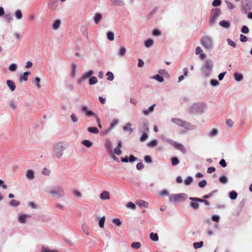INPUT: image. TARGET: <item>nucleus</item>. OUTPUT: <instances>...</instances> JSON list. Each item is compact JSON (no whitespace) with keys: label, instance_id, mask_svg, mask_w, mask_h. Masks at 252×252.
<instances>
[{"label":"nucleus","instance_id":"obj_1","mask_svg":"<svg viewBox=\"0 0 252 252\" xmlns=\"http://www.w3.org/2000/svg\"><path fill=\"white\" fill-rule=\"evenodd\" d=\"M66 147L67 144L61 141L57 143L54 146V155L57 158H61Z\"/></svg>","mask_w":252,"mask_h":252},{"label":"nucleus","instance_id":"obj_2","mask_svg":"<svg viewBox=\"0 0 252 252\" xmlns=\"http://www.w3.org/2000/svg\"><path fill=\"white\" fill-rule=\"evenodd\" d=\"M47 192L58 198L63 197L64 195V191L63 188L60 186L54 187Z\"/></svg>","mask_w":252,"mask_h":252},{"label":"nucleus","instance_id":"obj_3","mask_svg":"<svg viewBox=\"0 0 252 252\" xmlns=\"http://www.w3.org/2000/svg\"><path fill=\"white\" fill-rule=\"evenodd\" d=\"M213 65L210 61H206L205 64L202 68V71L205 77L209 76Z\"/></svg>","mask_w":252,"mask_h":252},{"label":"nucleus","instance_id":"obj_4","mask_svg":"<svg viewBox=\"0 0 252 252\" xmlns=\"http://www.w3.org/2000/svg\"><path fill=\"white\" fill-rule=\"evenodd\" d=\"M171 122L179 126L187 129H189L190 126V124L189 123L184 121L180 119L172 118L171 119Z\"/></svg>","mask_w":252,"mask_h":252},{"label":"nucleus","instance_id":"obj_5","mask_svg":"<svg viewBox=\"0 0 252 252\" xmlns=\"http://www.w3.org/2000/svg\"><path fill=\"white\" fill-rule=\"evenodd\" d=\"M202 45L207 49H210L212 46V41L211 39L207 36H204L201 40Z\"/></svg>","mask_w":252,"mask_h":252},{"label":"nucleus","instance_id":"obj_6","mask_svg":"<svg viewBox=\"0 0 252 252\" xmlns=\"http://www.w3.org/2000/svg\"><path fill=\"white\" fill-rule=\"evenodd\" d=\"M252 7V3L251 0H242V9L246 13L250 10Z\"/></svg>","mask_w":252,"mask_h":252},{"label":"nucleus","instance_id":"obj_7","mask_svg":"<svg viewBox=\"0 0 252 252\" xmlns=\"http://www.w3.org/2000/svg\"><path fill=\"white\" fill-rule=\"evenodd\" d=\"M185 196V194L184 193L173 194L170 196L169 201L172 203L180 201L184 198Z\"/></svg>","mask_w":252,"mask_h":252},{"label":"nucleus","instance_id":"obj_8","mask_svg":"<svg viewBox=\"0 0 252 252\" xmlns=\"http://www.w3.org/2000/svg\"><path fill=\"white\" fill-rule=\"evenodd\" d=\"M173 146L176 149L180 151L183 154H186L187 152L185 147L182 144L174 142Z\"/></svg>","mask_w":252,"mask_h":252},{"label":"nucleus","instance_id":"obj_9","mask_svg":"<svg viewBox=\"0 0 252 252\" xmlns=\"http://www.w3.org/2000/svg\"><path fill=\"white\" fill-rule=\"evenodd\" d=\"M82 110L85 113L86 115L88 117L90 116H96L95 114L93 113L91 110H89L88 107L86 106H83Z\"/></svg>","mask_w":252,"mask_h":252},{"label":"nucleus","instance_id":"obj_10","mask_svg":"<svg viewBox=\"0 0 252 252\" xmlns=\"http://www.w3.org/2000/svg\"><path fill=\"white\" fill-rule=\"evenodd\" d=\"M136 204L140 207H144L145 208H148V203L142 200H137L136 201Z\"/></svg>","mask_w":252,"mask_h":252},{"label":"nucleus","instance_id":"obj_11","mask_svg":"<svg viewBox=\"0 0 252 252\" xmlns=\"http://www.w3.org/2000/svg\"><path fill=\"white\" fill-rule=\"evenodd\" d=\"M6 84L12 92L14 91L15 90L16 86L14 81L8 80L6 81Z\"/></svg>","mask_w":252,"mask_h":252},{"label":"nucleus","instance_id":"obj_12","mask_svg":"<svg viewBox=\"0 0 252 252\" xmlns=\"http://www.w3.org/2000/svg\"><path fill=\"white\" fill-rule=\"evenodd\" d=\"M202 50L200 47H197L195 49V54L196 55L200 54V58L201 59H204L206 57V55L202 53Z\"/></svg>","mask_w":252,"mask_h":252},{"label":"nucleus","instance_id":"obj_13","mask_svg":"<svg viewBox=\"0 0 252 252\" xmlns=\"http://www.w3.org/2000/svg\"><path fill=\"white\" fill-rule=\"evenodd\" d=\"M100 198L102 199H109L110 198V193L108 191H103L100 195Z\"/></svg>","mask_w":252,"mask_h":252},{"label":"nucleus","instance_id":"obj_14","mask_svg":"<svg viewBox=\"0 0 252 252\" xmlns=\"http://www.w3.org/2000/svg\"><path fill=\"white\" fill-rule=\"evenodd\" d=\"M221 11L219 9H215L213 12V14L212 19L214 21L220 14Z\"/></svg>","mask_w":252,"mask_h":252},{"label":"nucleus","instance_id":"obj_15","mask_svg":"<svg viewBox=\"0 0 252 252\" xmlns=\"http://www.w3.org/2000/svg\"><path fill=\"white\" fill-rule=\"evenodd\" d=\"M26 177L29 179H33L34 177V172L32 170H29L26 172Z\"/></svg>","mask_w":252,"mask_h":252},{"label":"nucleus","instance_id":"obj_16","mask_svg":"<svg viewBox=\"0 0 252 252\" xmlns=\"http://www.w3.org/2000/svg\"><path fill=\"white\" fill-rule=\"evenodd\" d=\"M155 106V104H153L151 106L148 110H144L143 111L142 113L144 115H148L150 112H152L154 111V107Z\"/></svg>","mask_w":252,"mask_h":252},{"label":"nucleus","instance_id":"obj_17","mask_svg":"<svg viewBox=\"0 0 252 252\" xmlns=\"http://www.w3.org/2000/svg\"><path fill=\"white\" fill-rule=\"evenodd\" d=\"M102 14L100 13H96L94 17V21L95 24H98L102 19Z\"/></svg>","mask_w":252,"mask_h":252},{"label":"nucleus","instance_id":"obj_18","mask_svg":"<svg viewBox=\"0 0 252 252\" xmlns=\"http://www.w3.org/2000/svg\"><path fill=\"white\" fill-rule=\"evenodd\" d=\"M219 24L220 26L223 27L225 28H228L230 27V23L228 21H220Z\"/></svg>","mask_w":252,"mask_h":252},{"label":"nucleus","instance_id":"obj_19","mask_svg":"<svg viewBox=\"0 0 252 252\" xmlns=\"http://www.w3.org/2000/svg\"><path fill=\"white\" fill-rule=\"evenodd\" d=\"M87 130L89 132L92 133L97 134L98 133V130L96 127H89L88 128Z\"/></svg>","mask_w":252,"mask_h":252},{"label":"nucleus","instance_id":"obj_20","mask_svg":"<svg viewBox=\"0 0 252 252\" xmlns=\"http://www.w3.org/2000/svg\"><path fill=\"white\" fill-rule=\"evenodd\" d=\"M150 239L154 241H157L158 240V236L157 233L152 232L150 234Z\"/></svg>","mask_w":252,"mask_h":252},{"label":"nucleus","instance_id":"obj_21","mask_svg":"<svg viewBox=\"0 0 252 252\" xmlns=\"http://www.w3.org/2000/svg\"><path fill=\"white\" fill-rule=\"evenodd\" d=\"M30 74V72L27 71L24 73L23 76L20 77V81H22L23 80L26 81L28 80V76Z\"/></svg>","mask_w":252,"mask_h":252},{"label":"nucleus","instance_id":"obj_22","mask_svg":"<svg viewBox=\"0 0 252 252\" xmlns=\"http://www.w3.org/2000/svg\"><path fill=\"white\" fill-rule=\"evenodd\" d=\"M235 79L237 81H240L242 80L243 76L242 74L239 73H235L234 74Z\"/></svg>","mask_w":252,"mask_h":252},{"label":"nucleus","instance_id":"obj_23","mask_svg":"<svg viewBox=\"0 0 252 252\" xmlns=\"http://www.w3.org/2000/svg\"><path fill=\"white\" fill-rule=\"evenodd\" d=\"M82 144L87 148H90L93 145V143L89 140H84L82 141Z\"/></svg>","mask_w":252,"mask_h":252},{"label":"nucleus","instance_id":"obj_24","mask_svg":"<svg viewBox=\"0 0 252 252\" xmlns=\"http://www.w3.org/2000/svg\"><path fill=\"white\" fill-rule=\"evenodd\" d=\"M154 44V41L153 40L151 39V38H149L145 42V46L146 47H150L151 46H152Z\"/></svg>","mask_w":252,"mask_h":252},{"label":"nucleus","instance_id":"obj_25","mask_svg":"<svg viewBox=\"0 0 252 252\" xmlns=\"http://www.w3.org/2000/svg\"><path fill=\"white\" fill-rule=\"evenodd\" d=\"M61 25V21L60 20H56L53 24V29L54 30H57Z\"/></svg>","mask_w":252,"mask_h":252},{"label":"nucleus","instance_id":"obj_26","mask_svg":"<svg viewBox=\"0 0 252 252\" xmlns=\"http://www.w3.org/2000/svg\"><path fill=\"white\" fill-rule=\"evenodd\" d=\"M131 247L133 249H138L141 248V244L140 242H133L131 245Z\"/></svg>","mask_w":252,"mask_h":252},{"label":"nucleus","instance_id":"obj_27","mask_svg":"<svg viewBox=\"0 0 252 252\" xmlns=\"http://www.w3.org/2000/svg\"><path fill=\"white\" fill-rule=\"evenodd\" d=\"M193 182V179L191 177L189 176L187 177L184 181V183L186 185H190Z\"/></svg>","mask_w":252,"mask_h":252},{"label":"nucleus","instance_id":"obj_28","mask_svg":"<svg viewBox=\"0 0 252 252\" xmlns=\"http://www.w3.org/2000/svg\"><path fill=\"white\" fill-rule=\"evenodd\" d=\"M28 217V216L27 215H22L19 217L18 220L21 223H25Z\"/></svg>","mask_w":252,"mask_h":252},{"label":"nucleus","instance_id":"obj_29","mask_svg":"<svg viewBox=\"0 0 252 252\" xmlns=\"http://www.w3.org/2000/svg\"><path fill=\"white\" fill-rule=\"evenodd\" d=\"M107 37L110 41H113L114 39V34L112 32H108L107 33Z\"/></svg>","mask_w":252,"mask_h":252},{"label":"nucleus","instance_id":"obj_30","mask_svg":"<svg viewBox=\"0 0 252 252\" xmlns=\"http://www.w3.org/2000/svg\"><path fill=\"white\" fill-rule=\"evenodd\" d=\"M97 82V79L96 77L93 76L89 79V84L91 85L96 84Z\"/></svg>","mask_w":252,"mask_h":252},{"label":"nucleus","instance_id":"obj_31","mask_svg":"<svg viewBox=\"0 0 252 252\" xmlns=\"http://www.w3.org/2000/svg\"><path fill=\"white\" fill-rule=\"evenodd\" d=\"M171 163L173 166L177 165L179 163V160L177 157H173L171 158Z\"/></svg>","mask_w":252,"mask_h":252},{"label":"nucleus","instance_id":"obj_32","mask_svg":"<svg viewBox=\"0 0 252 252\" xmlns=\"http://www.w3.org/2000/svg\"><path fill=\"white\" fill-rule=\"evenodd\" d=\"M94 73V72L93 70H90L88 72H85L84 73L83 77L84 79H86L88 78V77H90L92 75H93Z\"/></svg>","mask_w":252,"mask_h":252},{"label":"nucleus","instance_id":"obj_33","mask_svg":"<svg viewBox=\"0 0 252 252\" xmlns=\"http://www.w3.org/2000/svg\"><path fill=\"white\" fill-rule=\"evenodd\" d=\"M203 241H200L199 242H195L193 243V247L195 249H198L201 248L203 246Z\"/></svg>","mask_w":252,"mask_h":252},{"label":"nucleus","instance_id":"obj_34","mask_svg":"<svg viewBox=\"0 0 252 252\" xmlns=\"http://www.w3.org/2000/svg\"><path fill=\"white\" fill-rule=\"evenodd\" d=\"M105 220V217H102L101 218H100V219L99 220V222H98V224H99V226L101 228H103V227H104V225Z\"/></svg>","mask_w":252,"mask_h":252},{"label":"nucleus","instance_id":"obj_35","mask_svg":"<svg viewBox=\"0 0 252 252\" xmlns=\"http://www.w3.org/2000/svg\"><path fill=\"white\" fill-rule=\"evenodd\" d=\"M189 199L193 201L199 202L201 203H204L205 199H202L199 198L197 197H190Z\"/></svg>","mask_w":252,"mask_h":252},{"label":"nucleus","instance_id":"obj_36","mask_svg":"<svg viewBox=\"0 0 252 252\" xmlns=\"http://www.w3.org/2000/svg\"><path fill=\"white\" fill-rule=\"evenodd\" d=\"M131 127V124L130 123H127L125 126H124V130H128L130 131V133H131L133 130L130 128Z\"/></svg>","mask_w":252,"mask_h":252},{"label":"nucleus","instance_id":"obj_37","mask_svg":"<svg viewBox=\"0 0 252 252\" xmlns=\"http://www.w3.org/2000/svg\"><path fill=\"white\" fill-rule=\"evenodd\" d=\"M229 197L231 199H235L237 197V193L234 191H232L229 193Z\"/></svg>","mask_w":252,"mask_h":252},{"label":"nucleus","instance_id":"obj_38","mask_svg":"<svg viewBox=\"0 0 252 252\" xmlns=\"http://www.w3.org/2000/svg\"><path fill=\"white\" fill-rule=\"evenodd\" d=\"M153 78L157 81H158L159 82H162L164 80L163 77H162L161 76H160L158 74H157L155 75Z\"/></svg>","mask_w":252,"mask_h":252},{"label":"nucleus","instance_id":"obj_39","mask_svg":"<svg viewBox=\"0 0 252 252\" xmlns=\"http://www.w3.org/2000/svg\"><path fill=\"white\" fill-rule=\"evenodd\" d=\"M9 204L11 206L16 207L20 204V202H19V201H18L17 200L13 199V200H11V201L9 203Z\"/></svg>","mask_w":252,"mask_h":252},{"label":"nucleus","instance_id":"obj_40","mask_svg":"<svg viewBox=\"0 0 252 252\" xmlns=\"http://www.w3.org/2000/svg\"><path fill=\"white\" fill-rule=\"evenodd\" d=\"M198 202H192L190 203V206L193 208L194 209H197L199 208V204L197 203Z\"/></svg>","mask_w":252,"mask_h":252},{"label":"nucleus","instance_id":"obj_41","mask_svg":"<svg viewBox=\"0 0 252 252\" xmlns=\"http://www.w3.org/2000/svg\"><path fill=\"white\" fill-rule=\"evenodd\" d=\"M105 147L108 150L111 151L112 150V144L108 140L106 142Z\"/></svg>","mask_w":252,"mask_h":252},{"label":"nucleus","instance_id":"obj_42","mask_svg":"<svg viewBox=\"0 0 252 252\" xmlns=\"http://www.w3.org/2000/svg\"><path fill=\"white\" fill-rule=\"evenodd\" d=\"M106 75L107 76V80L109 81H112L114 79V75L110 71H108Z\"/></svg>","mask_w":252,"mask_h":252},{"label":"nucleus","instance_id":"obj_43","mask_svg":"<svg viewBox=\"0 0 252 252\" xmlns=\"http://www.w3.org/2000/svg\"><path fill=\"white\" fill-rule=\"evenodd\" d=\"M15 16L18 19H20L22 18V14L20 10H17L15 12Z\"/></svg>","mask_w":252,"mask_h":252},{"label":"nucleus","instance_id":"obj_44","mask_svg":"<svg viewBox=\"0 0 252 252\" xmlns=\"http://www.w3.org/2000/svg\"><path fill=\"white\" fill-rule=\"evenodd\" d=\"M225 2L229 9H232L235 8V6L233 5V4L229 1L225 0Z\"/></svg>","mask_w":252,"mask_h":252},{"label":"nucleus","instance_id":"obj_45","mask_svg":"<svg viewBox=\"0 0 252 252\" xmlns=\"http://www.w3.org/2000/svg\"><path fill=\"white\" fill-rule=\"evenodd\" d=\"M148 134L144 132L140 138L141 142L145 141L148 138Z\"/></svg>","mask_w":252,"mask_h":252},{"label":"nucleus","instance_id":"obj_46","mask_svg":"<svg viewBox=\"0 0 252 252\" xmlns=\"http://www.w3.org/2000/svg\"><path fill=\"white\" fill-rule=\"evenodd\" d=\"M157 145V141L156 140H153L148 143V145L151 147H154Z\"/></svg>","mask_w":252,"mask_h":252},{"label":"nucleus","instance_id":"obj_47","mask_svg":"<svg viewBox=\"0 0 252 252\" xmlns=\"http://www.w3.org/2000/svg\"><path fill=\"white\" fill-rule=\"evenodd\" d=\"M207 185V182L205 180H203L198 183V186L200 188H204Z\"/></svg>","mask_w":252,"mask_h":252},{"label":"nucleus","instance_id":"obj_48","mask_svg":"<svg viewBox=\"0 0 252 252\" xmlns=\"http://www.w3.org/2000/svg\"><path fill=\"white\" fill-rule=\"evenodd\" d=\"M112 222L116 224L118 226H120L122 224V222H121L120 220L119 219H117V218L114 219L112 220Z\"/></svg>","mask_w":252,"mask_h":252},{"label":"nucleus","instance_id":"obj_49","mask_svg":"<svg viewBox=\"0 0 252 252\" xmlns=\"http://www.w3.org/2000/svg\"><path fill=\"white\" fill-rule=\"evenodd\" d=\"M220 182L222 184H225L227 182V178L225 176H221L219 179Z\"/></svg>","mask_w":252,"mask_h":252},{"label":"nucleus","instance_id":"obj_50","mask_svg":"<svg viewBox=\"0 0 252 252\" xmlns=\"http://www.w3.org/2000/svg\"><path fill=\"white\" fill-rule=\"evenodd\" d=\"M17 66L15 64H11L9 66V70L11 71H14L16 70Z\"/></svg>","mask_w":252,"mask_h":252},{"label":"nucleus","instance_id":"obj_51","mask_svg":"<svg viewBox=\"0 0 252 252\" xmlns=\"http://www.w3.org/2000/svg\"><path fill=\"white\" fill-rule=\"evenodd\" d=\"M126 206L128 208H131L132 210H135L136 208L135 205L131 202H128V204H127Z\"/></svg>","mask_w":252,"mask_h":252},{"label":"nucleus","instance_id":"obj_52","mask_svg":"<svg viewBox=\"0 0 252 252\" xmlns=\"http://www.w3.org/2000/svg\"><path fill=\"white\" fill-rule=\"evenodd\" d=\"M221 4V0H214L213 1L212 5L214 6H220Z\"/></svg>","mask_w":252,"mask_h":252},{"label":"nucleus","instance_id":"obj_53","mask_svg":"<svg viewBox=\"0 0 252 252\" xmlns=\"http://www.w3.org/2000/svg\"><path fill=\"white\" fill-rule=\"evenodd\" d=\"M241 32L244 33H248L249 30L246 26H243L242 28Z\"/></svg>","mask_w":252,"mask_h":252},{"label":"nucleus","instance_id":"obj_54","mask_svg":"<svg viewBox=\"0 0 252 252\" xmlns=\"http://www.w3.org/2000/svg\"><path fill=\"white\" fill-rule=\"evenodd\" d=\"M126 48L124 47H121L120 50L119 54L121 56H124L126 53Z\"/></svg>","mask_w":252,"mask_h":252},{"label":"nucleus","instance_id":"obj_55","mask_svg":"<svg viewBox=\"0 0 252 252\" xmlns=\"http://www.w3.org/2000/svg\"><path fill=\"white\" fill-rule=\"evenodd\" d=\"M218 134V130L216 129H213L212 130H211L210 132L209 136H214L217 135Z\"/></svg>","mask_w":252,"mask_h":252},{"label":"nucleus","instance_id":"obj_56","mask_svg":"<svg viewBox=\"0 0 252 252\" xmlns=\"http://www.w3.org/2000/svg\"><path fill=\"white\" fill-rule=\"evenodd\" d=\"M227 41L228 44L229 45H231V46H232L234 48L236 47V45L234 41H233L232 40H231V39H230L229 38H228L227 39Z\"/></svg>","mask_w":252,"mask_h":252},{"label":"nucleus","instance_id":"obj_57","mask_svg":"<svg viewBox=\"0 0 252 252\" xmlns=\"http://www.w3.org/2000/svg\"><path fill=\"white\" fill-rule=\"evenodd\" d=\"M216 191H217V190L212 191L211 192H210L209 194L204 195L203 196V198H204V199H207V198L210 197Z\"/></svg>","mask_w":252,"mask_h":252},{"label":"nucleus","instance_id":"obj_58","mask_svg":"<svg viewBox=\"0 0 252 252\" xmlns=\"http://www.w3.org/2000/svg\"><path fill=\"white\" fill-rule=\"evenodd\" d=\"M40 79L39 77L35 78V79L34 80V82L36 84L37 87L38 88H41V85L40 84Z\"/></svg>","mask_w":252,"mask_h":252},{"label":"nucleus","instance_id":"obj_59","mask_svg":"<svg viewBox=\"0 0 252 252\" xmlns=\"http://www.w3.org/2000/svg\"><path fill=\"white\" fill-rule=\"evenodd\" d=\"M144 164L142 162H138L136 165V168L138 170H141L144 168Z\"/></svg>","mask_w":252,"mask_h":252},{"label":"nucleus","instance_id":"obj_60","mask_svg":"<svg viewBox=\"0 0 252 252\" xmlns=\"http://www.w3.org/2000/svg\"><path fill=\"white\" fill-rule=\"evenodd\" d=\"M226 124L227 125V126L230 127L232 126L234 124L233 121L232 120H231V119H227L226 120Z\"/></svg>","mask_w":252,"mask_h":252},{"label":"nucleus","instance_id":"obj_61","mask_svg":"<svg viewBox=\"0 0 252 252\" xmlns=\"http://www.w3.org/2000/svg\"><path fill=\"white\" fill-rule=\"evenodd\" d=\"M211 84L213 86H216L219 84V82L215 79H212L210 81Z\"/></svg>","mask_w":252,"mask_h":252},{"label":"nucleus","instance_id":"obj_62","mask_svg":"<svg viewBox=\"0 0 252 252\" xmlns=\"http://www.w3.org/2000/svg\"><path fill=\"white\" fill-rule=\"evenodd\" d=\"M114 153L117 155H120L122 153V151L119 147L114 149Z\"/></svg>","mask_w":252,"mask_h":252},{"label":"nucleus","instance_id":"obj_63","mask_svg":"<svg viewBox=\"0 0 252 252\" xmlns=\"http://www.w3.org/2000/svg\"><path fill=\"white\" fill-rule=\"evenodd\" d=\"M144 160L146 162H148V163H150L152 161V158L150 156H145Z\"/></svg>","mask_w":252,"mask_h":252},{"label":"nucleus","instance_id":"obj_64","mask_svg":"<svg viewBox=\"0 0 252 252\" xmlns=\"http://www.w3.org/2000/svg\"><path fill=\"white\" fill-rule=\"evenodd\" d=\"M41 252H58L55 250H51L47 248H42Z\"/></svg>","mask_w":252,"mask_h":252}]
</instances>
